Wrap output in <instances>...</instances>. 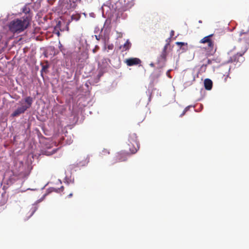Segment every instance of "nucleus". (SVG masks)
I'll use <instances>...</instances> for the list:
<instances>
[{
  "label": "nucleus",
  "mask_w": 249,
  "mask_h": 249,
  "mask_svg": "<svg viewBox=\"0 0 249 249\" xmlns=\"http://www.w3.org/2000/svg\"><path fill=\"white\" fill-rule=\"evenodd\" d=\"M176 44L180 46V49H182L183 51H186L188 48H187V45L188 44L187 43L182 42H177Z\"/></svg>",
  "instance_id": "15"
},
{
  "label": "nucleus",
  "mask_w": 249,
  "mask_h": 249,
  "mask_svg": "<svg viewBox=\"0 0 249 249\" xmlns=\"http://www.w3.org/2000/svg\"><path fill=\"white\" fill-rule=\"evenodd\" d=\"M210 61H210V59H208V63H210Z\"/></svg>",
  "instance_id": "28"
},
{
  "label": "nucleus",
  "mask_w": 249,
  "mask_h": 249,
  "mask_svg": "<svg viewBox=\"0 0 249 249\" xmlns=\"http://www.w3.org/2000/svg\"><path fill=\"white\" fill-rule=\"evenodd\" d=\"M134 4L133 0H118L115 3L114 9L118 12V16L122 15L123 12L129 10Z\"/></svg>",
  "instance_id": "3"
},
{
  "label": "nucleus",
  "mask_w": 249,
  "mask_h": 249,
  "mask_svg": "<svg viewBox=\"0 0 249 249\" xmlns=\"http://www.w3.org/2000/svg\"><path fill=\"white\" fill-rule=\"evenodd\" d=\"M125 63L128 66L137 65L141 63V60L138 58H130L125 60Z\"/></svg>",
  "instance_id": "10"
},
{
  "label": "nucleus",
  "mask_w": 249,
  "mask_h": 249,
  "mask_svg": "<svg viewBox=\"0 0 249 249\" xmlns=\"http://www.w3.org/2000/svg\"><path fill=\"white\" fill-rule=\"evenodd\" d=\"M213 34H211L208 36H206L203 37L200 40V43L205 44H208V49L211 53H215L216 50V48L214 47V41H213L211 38L213 36Z\"/></svg>",
  "instance_id": "5"
},
{
  "label": "nucleus",
  "mask_w": 249,
  "mask_h": 249,
  "mask_svg": "<svg viewBox=\"0 0 249 249\" xmlns=\"http://www.w3.org/2000/svg\"><path fill=\"white\" fill-rule=\"evenodd\" d=\"M174 35V31L173 30H172L170 33V36H173Z\"/></svg>",
  "instance_id": "22"
},
{
  "label": "nucleus",
  "mask_w": 249,
  "mask_h": 249,
  "mask_svg": "<svg viewBox=\"0 0 249 249\" xmlns=\"http://www.w3.org/2000/svg\"><path fill=\"white\" fill-rule=\"evenodd\" d=\"M29 10H28V11H25V10H23V12H25V13H28V12H29Z\"/></svg>",
  "instance_id": "26"
},
{
  "label": "nucleus",
  "mask_w": 249,
  "mask_h": 249,
  "mask_svg": "<svg viewBox=\"0 0 249 249\" xmlns=\"http://www.w3.org/2000/svg\"><path fill=\"white\" fill-rule=\"evenodd\" d=\"M239 40L245 42L247 48L249 47V27L241 29L239 33Z\"/></svg>",
  "instance_id": "7"
},
{
  "label": "nucleus",
  "mask_w": 249,
  "mask_h": 249,
  "mask_svg": "<svg viewBox=\"0 0 249 249\" xmlns=\"http://www.w3.org/2000/svg\"><path fill=\"white\" fill-rule=\"evenodd\" d=\"M227 77H228V75H227L226 77L225 78V81H226V79Z\"/></svg>",
  "instance_id": "30"
},
{
  "label": "nucleus",
  "mask_w": 249,
  "mask_h": 249,
  "mask_svg": "<svg viewBox=\"0 0 249 249\" xmlns=\"http://www.w3.org/2000/svg\"><path fill=\"white\" fill-rule=\"evenodd\" d=\"M131 45V44L130 42L128 40H127L126 41V42L123 46L122 51H125L128 50L130 48Z\"/></svg>",
  "instance_id": "16"
},
{
  "label": "nucleus",
  "mask_w": 249,
  "mask_h": 249,
  "mask_svg": "<svg viewBox=\"0 0 249 249\" xmlns=\"http://www.w3.org/2000/svg\"><path fill=\"white\" fill-rule=\"evenodd\" d=\"M60 26H61V21H59L57 24H56V26H55L54 29L55 31L57 30V29H59L60 28Z\"/></svg>",
  "instance_id": "17"
},
{
  "label": "nucleus",
  "mask_w": 249,
  "mask_h": 249,
  "mask_svg": "<svg viewBox=\"0 0 249 249\" xmlns=\"http://www.w3.org/2000/svg\"><path fill=\"white\" fill-rule=\"evenodd\" d=\"M168 45H169V44L167 43L164 46L159 56L160 58H161V59H166V57L167 55V50Z\"/></svg>",
  "instance_id": "13"
},
{
  "label": "nucleus",
  "mask_w": 249,
  "mask_h": 249,
  "mask_svg": "<svg viewBox=\"0 0 249 249\" xmlns=\"http://www.w3.org/2000/svg\"><path fill=\"white\" fill-rule=\"evenodd\" d=\"M127 146L130 154H135L139 149V143L135 133L129 134Z\"/></svg>",
  "instance_id": "4"
},
{
  "label": "nucleus",
  "mask_w": 249,
  "mask_h": 249,
  "mask_svg": "<svg viewBox=\"0 0 249 249\" xmlns=\"http://www.w3.org/2000/svg\"><path fill=\"white\" fill-rule=\"evenodd\" d=\"M185 113L186 112L183 110V112L180 115V117H182Z\"/></svg>",
  "instance_id": "23"
},
{
  "label": "nucleus",
  "mask_w": 249,
  "mask_h": 249,
  "mask_svg": "<svg viewBox=\"0 0 249 249\" xmlns=\"http://www.w3.org/2000/svg\"><path fill=\"white\" fill-rule=\"evenodd\" d=\"M113 47H114L113 45L112 44H111V45H109L107 46V48L109 50H112L113 49Z\"/></svg>",
  "instance_id": "19"
},
{
  "label": "nucleus",
  "mask_w": 249,
  "mask_h": 249,
  "mask_svg": "<svg viewBox=\"0 0 249 249\" xmlns=\"http://www.w3.org/2000/svg\"><path fill=\"white\" fill-rule=\"evenodd\" d=\"M33 102V98L31 96L26 97L24 99L19 101L21 107H18L12 114V117H16L20 114L23 113L27 109L29 108Z\"/></svg>",
  "instance_id": "2"
},
{
  "label": "nucleus",
  "mask_w": 249,
  "mask_h": 249,
  "mask_svg": "<svg viewBox=\"0 0 249 249\" xmlns=\"http://www.w3.org/2000/svg\"><path fill=\"white\" fill-rule=\"evenodd\" d=\"M247 51V48L246 47H244V49L241 52H237L236 53L232 54V52H230V53H229V54L231 55V56H230V58L228 60V62H240V58L242 57Z\"/></svg>",
  "instance_id": "6"
},
{
  "label": "nucleus",
  "mask_w": 249,
  "mask_h": 249,
  "mask_svg": "<svg viewBox=\"0 0 249 249\" xmlns=\"http://www.w3.org/2000/svg\"><path fill=\"white\" fill-rule=\"evenodd\" d=\"M190 107V106L187 107H186L185 108L184 110L186 112L189 110Z\"/></svg>",
  "instance_id": "21"
},
{
  "label": "nucleus",
  "mask_w": 249,
  "mask_h": 249,
  "mask_svg": "<svg viewBox=\"0 0 249 249\" xmlns=\"http://www.w3.org/2000/svg\"><path fill=\"white\" fill-rule=\"evenodd\" d=\"M80 18H81V15H80V14L77 13V14L72 15L71 16V18L68 19V20L67 21V30H69V27H68V26L69 25L70 23L72 20H75V21H77L79 20Z\"/></svg>",
  "instance_id": "11"
},
{
  "label": "nucleus",
  "mask_w": 249,
  "mask_h": 249,
  "mask_svg": "<svg viewBox=\"0 0 249 249\" xmlns=\"http://www.w3.org/2000/svg\"><path fill=\"white\" fill-rule=\"evenodd\" d=\"M131 154L128 152H120L118 153L116 156V160L117 162H121L125 161L128 155Z\"/></svg>",
  "instance_id": "9"
},
{
  "label": "nucleus",
  "mask_w": 249,
  "mask_h": 249,
  "mask_svg": "<svg viewBox=\"0 0 249 249\" xmlns=\"http://www.w3.org/2000/svg\"><path fill=\"white\" fill-rule=\"evenodd\" d=\"M204 87L206 89L211 90L213 87V82L210 79H206L204 80Z\"/></svg>",
  "instance_id": "12"
},
{
  "label": "nucleus",
  "mask_w": 249,
  "mask_h": 249,
  "mask_svg": "<svg viewBox=\"0 0 249 249\" xmlns=\"http://www.w3.org/2000/svg\"><path fill=\"white\" fill-rule=\"evenodd\" d=\"M31 18L28 16L12 20L8 25L9 31L15 34L20 33L26 29L30 24Z\"/></svg>",
  "instance_id": "1"
},
{
  "label": "nucleus",
  "mask_w": 249,
  "mask_h": 249,
  "mask_svg": "<svg viewBox=\"0 0 249 249\" xmlns=\"http://www.w3.org/2000/svg\"><path fill=\"white\" fill-rule=\"evenodd\" d=\"M198 22L200 23H202V21L201 20H199Z\"/></svg>",
  "instance_id": "29"
},
{
  "label": "nucleus",
  "mask_w": 249,
  "mask_h": 249,
  "mask_svg": "<svg viewBox=\"0 0 249 249\" xmlns=\"http://www.w3.org/2000/svg\"><path fill=\"white\" fill-rule=\"evenodd\" d=\"M166 61V59H161L160 57H158L157 63L159 65V68H161L165 66Z\"/></svg>",
  "instance_id": "14"
},
{
  "label": "nucleus",
  "mask_w": 249,
  "mask_h": 249,
  "mask_svg": "<svg viewBox=\"0 0 249 249\" xmlns=\"http://www.w3.org/2000/svg\"><path fill=\"white\" fill-rule=\"evenodd\" d=\"M95 36L97 40H100L101 38V36L100 35H95Z\"/></svg>",
  "instance_id": "18"
},
{
  "label": "nucleus",
  "mask_w": 249,
  "mask_h": 249,
  "mask_svg": "<svg viewBox=\"0 0 249 249\" xmlns=\"http://www.w3.org/2000/svg\"><path fill=\"white\" fill-rule=\"evenodd\" d=\"M56 34H57V35L58 36L60 35V34L59 31L58 30L57 31V32H56Z\"/></svg>",
  "instance_id": "24"
},
{
  "label": "nucleus",
  "mask_w": 249,
  "mask_h": 249,
  "mask_svg": "<svg viewBox=\"0 0 249 249\" xmlns=\"http://www.w3.org/2000/svg\"><path fill=\"white\" fill-rule=\"evenodd\" d=\"M72 196V194H70L69 195V196Z\"/></svg>",
  "instance_id": "27"
},
{
  "label": "nucleus",
  "mask_w": 249,
  "mask_h": 249,
  "mask_svg": "<svg viewBox=\"0 0 249 249\" xmlns=\"http://www.w3.org/2000/svg\"><path fill=\"white\" fill-rule=\"evenodd\" d=\"M47 68H48L47 66H43L42 70H45V69H46Z\"/></svg>",
  "instance_id": "25"
},
{
  "label": "nucleus",
  "mask_w": 249,
  "mask_h": 249,
  "mask_svg": "<svg viewBox=\"0 0 249 249\" xmlns=\"http://www.w3.org/2000/svg\"><path fill=\"white\" fill-rule=\"evenodd\" d=\"M99 49V47L98 46H96L95 47V48L92 50L93 53H96V49Z\"/></svg>",
  "instance_id": "20"
},
{
  "label": "nucleus",
  "mask_w": 249,
  "mask_h": 249,
  "mask_svg": "<svg viewBox=\"0 0 249 249\" xmlns=\"http://www.w3.org/2000/svg\"><path fill=\"white\" fill-rule=\"evenodd\" d=\"M77 0H67L62 5V9L65 10H73L76 6Z\"/></svg>",
  "instance_id": "8"
}]
</instances>
